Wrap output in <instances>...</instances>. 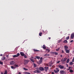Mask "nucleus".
I'll return each instance as SVG.
<instances>
[{
	"instance_id": "obj_46",
	"label": "nucleus",
	"mask_w": 74,
	"mask_h": 74,
	"mask_svg": "<svg viewBox=\"0 0 74 74\" xmlns=\"http://www.w3.org/2000/svg\"><path fill=\"white\" fill-rule=\"evenodd\" d=\"M66 67H69V65H68L67 64H66Z\"/></svg>"
},
{
	"instance_id": "obj_59",
	"label": "nucleus",
	"mask_w": 74,
	"mask_h": 74,
	"mask_svg": "<svg viewBox=\"0 0 74 74\" xmlns=\"http://www.w3.org/2000/svg\"><path fill=\"white\" fill-rule=\"evenodd\" d=\"M73 53H74V51H73Z\"/></svg>"
},
{
	"instance_id": "obj_31",
	"label": "nucleus",
	"mask_w": 74,
	"mask_h": 74,
	"mask_svg": "<svg viewBox=\"0 0 74 74\" xmlns=\"http://www.w3.org/2000/svg\"><path fill=\"white\" fill-rule=\"evenodd\" d=\"M4 74H7V71H5Z\"/></svg>"
},
{
	"instance_id": "obj_8",
	"label": "nucleus",
	"mask_w": 74,
	"mask_h": 74,
	"mask_svg": "<svg viewBox=\"0 0 74 74\" xmlns=\"http://www.w3.org/2000/svg\"><path fill=\"white\" fill-rule=\"evenodd\" d=\"M66 60H67V58H64V60H62L61 61H62V62H66Z\"/></svg>"
},
{
	"instance_id": "obj_27",
	"label": "nucleus",
	"mask_w": 74,
	"mask_h": 74,
	"mask_svg": "<svg viewBox=\"0 0 74 74\" xmlns=\"http://www.w3.org/2000/svg\"><path fill=\"white\" fill-rule=\"evenodd\" d=\"M66 40H68L69 39V36H68L67 37H66Z\"/></svg>"
},
{
	"instance_id": "obj_15",
	"label": "nucleus",
	"mask_w": 74,
	"mask_h": 74,
	"mask_svg": "<svg viewBox=\"0 0 74 74\" xmlns=\"http://www.w3.org/2000/svg\"><path fill=\"white\" fill-rule=\"evenodd\" d=\"M5 58H6L5 57H3L1 58V59L2 60H5Z\"/></svg>"
},
{
	"instance_id": "obj_35",
	"label": "nucleus",
	"mask_w": 74,
	"mask_h": 74,
	"mask_svg": "<svg viewBox=\"0 0 74 74\" xmlns=\"http://www.w3.org/2000/svg\"><path fill=\"white\" fill-rule=\"evenodd\" d=\"M42 34V33L40 32V33H39V35L40 36H41V35Z\"/></svg>"
},
{
	"instance_id": "obj_56",
	"label": "nucleus",
	"mask_w": 74,
	"mask_h": 74,
	"mask_svg": "<svg viewBox=\"0 0 74 74\" xmlns=\"http://www.w3.org/2000/svg\"><path fill=\"white\" fill-rule=\"evenodd\" d=\"M1 74H3V73H1Z\"/></svg>"
},
{
	"instance_id": "obj_23",
	"label": "nucleus",
	"mask_w": 74,
	"mask_h": 74,
	"mask_svg": "<svg viewBox=\"0 0 74 74\" xmlns=\"http://www.w3.org/2000/svg\"><path fill=\"white\" fill-rule=\"evenodd\" d=\"M66 53H69V52H70V51H69V50H66Z\"/></svg>"
},
{
	"instance_id": "obj_18",
	"label": "nucleus",
	"mask_w": 74,
	"mask_h": 74,
	"mask_svg": "<svg viewBox=\"0 0 74 74\" xmlns=\"http://www.w3.org/2000/svg\"><path fill=\"white\" fill-rule=\"evenodd\" d=\"M42 48H43V49H45V48H46V47H45V45H43L42 47Z\"/></svg>"
},
{
	"instance_id": "obj_61",
	"label": "nucleus",
	"mask_w": 74,
	"mask_h": 74,
	"mask_svg": "<svg viewBox=\"0 0 74 74\" xmlns=\"http://www.w3.org/2000/svg\"><path fill=\"white\" fill-rule=\"evenodd\" d=\"M73 58H74V57H73Z\"/></svg>"
},
{
	"instance_id": "obj_17",
	"label": "nucleus",
	"mask_w": 74,
	"mask_h": 74,
	"mask_svg": "<svg viewBox=\"0 0 74 74\" xmlns=\"http://www.w3.org/2000/svg\"><path fill=\"white\" fill-rule=\"evenodd\" d=\"M69 61H70V59H67L66 60V63H68L69 62Z\"/></svg>"
},
{
	"instance_id": "obj_38",
	"label": "nucleus",
	"mask_w": 74,
	"mask_h": 74,
	"mask_svg": "<svg viewBox=\"0 0 74 74\" xmlns=\"http://www.w3.org/2000/svg\"><path fill=\"white\" fill-rule=\"evenodd\" d=\"M23 69H24V70H28V69H26L25 68H24Z\"/></svg>"
},
{
	"instance_id": "obj_50",
	"label": "nucleus",
	"mask_w": 74,
	"mask_h": 74,
	"mask_svg": "<svg viewBox=\"0 0 74 74\" xmlns=\"http://www.w3.org/2000/svg\"><path fill=\"white\" fill-rule=\"evenodd\" d=\"M6 56V57H8V56H9L8 55H7Z\"/></svg>"
},
{
	"instance_id": "obj_55",
	"label": "nucleus",
	"mask_w": 74,
	"mask_h": 74,
	"mask_svg": "<svg viewBox=\"0 0 74 74\" xmlns=\"http://www.w3.org/2000/svg\"><path fill=\"white\" fill-rule=\"evenodd\" d=\"M2 55H3L2 54L1 55H0V56H2Z\"/></svg>"
},
{
	"instance_id": "obj_45",
	"label": "nucleus",
	"mask_w": 74,
	"mask_h": 74,
	"mask_svg": "<svg viewBox=\"0 0 74 74\" xmlns=\"http://www.w3.org/2000/svg\"><path fill=\"white\" fill-rule=\"evenodd\" d=\"M57 62L58 63H59L60 62V61H59L58 62Z\"/></svg>"
},
{
	"instance_id": "obj_52",
	"label": "nucleus",
	"mask_w": 74,
	"mask_h": 74,
	"mask_svg": "<svg viewBox=\"0 0 74 74\" xmlns=\"http://www.w3.org/2000/svg\"><path fill=\"white\" fill-rule=\"evenodd\" d=\"M60 56H61V58H62V55H61Z\"/></svg>"
},
{
	"instance_id": "obj_25",
	"label": "nucleus",
	"mask_w": 74,
	"mask_h": 74,
	"mask_svg": "<svg viewBox=\"0 0 74 74\" xmlns=\"http://www.w3.org/2000/svg\"><path fill=\"white\" fill-rule=\"evenodd\" d=\"M64 43H67V41L66 40H65L64 41Z\"/></svg>"
},
{
	"instance_id": "obj_24",
	"label": "nucleus",
	"mask_w": 74,
	"mask_h": 74,
	"mask_svg": "<svg viewBox=\"0 0 74 74\" xmlns=\"http://www.w3.org/2000/svg\"><path fill=\"white\" fill-rule=\"evenodd\" d=\"M51 54H53V55H55V52H50Z\"/></svg>"
},
{
	"instance_id": "obj_57",
	"label": "nucleus",
	"mask_w": 74,
	"mask_h": 74,
	"mask_svg": "<svg viewBox=\"0 0 74 74\" xmlns=\"http://www.w3.org/2000/svg\"><path fill=\"white\" fill-rule=\"evenodd\" d=\"M62 63L64 64V63H64V62H62Z\"/></svg>"
},
{
	"instance_id": "obj_43",
	"label": "nucleus",
	"mask_w": 74,
	"mask_h": 74,
	"mask_svg": "<svg viewBox=\"0 0 74 74\" xmlns=\"http://www.w3.org/2000/svg\"><path fill=\"white\" fill-rule=\"evenodd\" d=\"M73 42V40H71L70 41V42Z\"/></svg>"
},
{
	"instance_id": "obj_20",
	"label": "nucleus",
	"mask_w": 74,
	"mask_h": 74,
	"mask_svg": "<svg viewBox=\"0 0 74 74\" xmlns=\"http://www.w3.org/2000/svg\"><path fill=\"white\" fill-rule=\"evenodd\" d=\"M34 52H38V51H39V50H36L35 49H34Z\"/></svg>"
},
{
	"instance_id": "obj_37",
	"label": "nucleus",
	"mask_w": 74,
	"mask_h": 74,
	"mask_svg": "<svg viewBox=\"0 0 74 74\" xmlns=\"http://www.w3.org/2000/svg\"><path fill=\"white\" fill-rule=\"evenodd\" d=\"M34 67H36V65L35 64H34Z\"/></svg>"
},
{
	"instance_id": "obj_2",
	"label": "nucleus",
	"mask_w": 74,
	"mask_h": 74,
	"mask_svg": "<svg viewBox=\"0 0 74 74\" xmlns=\"http://www.w3.org/2000/svg\"><path fill=\"white\" fill-rule=\"evenodd\" d=\"M56 70H54V71L56 73H58V72L59 71V69L58 68H56Z\"/></svg>"
},
{
	"instance_id": "obj_19",
	"label": "nucleus",
	"mask_w": 74,
	"mask_h": 74,
	"mask_svg": "<svg viewBox=\"0 0 74 74\" xmlns=\"http://www.w3.org/2000/svg\"><path fill=\"white\" fill-rule=\"evenodd\" d=\"M11 68L12 69H15V68H16V67H15L14 66H11Z\"/></svg>"
},
{
	"instance_id": "obj_22",
	"label": "nucleus",
	"mask_w": 74,
	"mask_h": 74,
	"mask_svg": "<svg viewBox=\"0 0 74 74\" xmlns=\"http://www.w3.org/2000/svg\"><path fill=\"white\" fill-rule=\"evenodd\" d=\"M45 56H49V54H46L45 55Z\"/></svg>"
},
{
	"instance_id": "obj_14",
	"label": "nucleus",
	"mask_w": 74,
	"mask_h": 74,
	"mask_svg": "<svg viewBox=\"0 0 74 74\" xmlns=\"http://www.w3.org/2000/svg\"><path fill=\"white\" fill-rule=\"evenodd\" d=\"M24 74H31V73H30L29 72H24L23 73Z\"/></svg>"
},
{
	"instance_id": "obj_26",
	"label": "nucleus",
	"mask_w": 74,
	"mask_h": 74,
	"mask_svg": "<svg viewBox=\"0 0 74 74\" xmlns=\"http://www.w3.org/2000/svg\"><path fill=\"white\" fill-rule=\"evenodd\" d=\"M24 56V58H27V56H26L25 54H24V56Z\"/></svg>"
},
{
	"instance_id": "obj_40",
	"label": "nucleus",
	"mask_w": 74,
	"mask_h": 74,
	"mask_svg": "<svg viewBox=\"0 0 74 74\" xmlns=\"http://www.w3.org/2000/svg\"><path fill=\"white\" fill-rule=\"evenodd\" d=\"M0 64H3V62L1 61H0Z\"/></svg>"
},
{
	"instance_id": "obj_47",
	"label": "nucleus",
	"mask_w": 74,
	"mask_h": 74,
	"mask_svg": "<svg viewBox=\"0 0 74 74\" xmlns=\"http://www.w3.org/2000/svg\"><path fill=\"white\" fill-rule=\"evenodd\" d=\"M40 60H42V58L41 57L40 58Z\"/></svg>"
},
{
	"instance_id": "obj_54",
	"label": "nucleus",
	"mask_w": 74,
	"mask_h": 74,
	"mask_svg": "<svg viewBox=\"0 0 74 74\" xmlns=\"http://www.w3.org/2000/svg\"><path fill=\"white\" fill-rule=\"evenodd\" d=\"M19 74H21V72H19Z\"/></svg>"
},
{
	"instance_id": "obj_3",
	"label": "nucleus",
	"mask_w": 74,
	"mask_h": 74,
	"mask_svg": "<svg viewBox=\"0 0 74 74\" xmlns=\"http://www.w3.org/2000/svg\"><path fill=\"white\" fill-rule=\"evenodd\" d=\"M48 69H49V68L48 67L45 66V70L46 72L48 70Z\"/></svg>"
},
{
	"instance_id": "obj_1",
	"label": "nucleus",
	"mask_w": 74,
	"mask_h": 74,
	"mask_svg": "<svg viewBox=\"0 0 74 74\" xmlns=\"http://www.w3.org/2000/svg\"><path fill=\"white\" fill-rule=\"evenodd\" d=\"M24 62V64H27L28 62H29V60H25Z\"/></svg>"
},
{
	"instance_id": "obj_41",
	"label": "nucleus",
	"mask_w": 74,
	"mask_h": 74,
	"mask_svg": "<svg viewBox=\"0 0 74 74\" xmlns=\"http://www.w3.org/2000/svg\"><path fill=\"white\" fill-rule=\"evenodd\" d=\"M31 58H32V59H36V58H34L33 57H32Z\"/></svg>"
},
{
	"instance_id": "obj_33",
	"label": "nucleus",
	"mask_w": 74,
	"mask_h": 74,
	"mask_svg": "<svg viewBox=\"0 0 74 74\" xmlns=\"http://www.w3.org/2000/svg\"><path fill=\"white\" fill-rule=\"evenodd\" d=\"M70 73H73V71L71 69L70 70Z\"/></svg>"
},
{
	"instance_id": "obj_11",
	"label": "nucleus",
	"mask_w": 74,
	"mask_h": 74,
	"mask_svg": "<svg viewBox=\"0 0 74 74\" xmlns=\"http://www.w3.org/2000/svg\"><path fill=\"white\" fill-rule=\"evenodd\" d=\"M20 54L21 56H23L24 55V53L23 52H20Z\"/></svg>"
},
{
	"instance_id": "obj_51",
	"label": "nucleus",
	"mask_w": 74,
	"mask_h": 74,
	"mask_svg": "<svg viewBox=\"0 0 74 74\" xmlns=\"http://www.w3.org/2000/svg\"><path fill=\"white\" fill-rule=\"evenodd\" d=\"M71 67H69V69H71Z\"/></svg>"
},
{
	"instance_id": "obj_28",
	"label": "nucleus",
	"mask_w": 74,
	"mask_h": 74,
	"mask_svg": "<svg viewBox=\"0 0 74 74\" xmlns=\"http://www.w3.org/2000/svg\"><path fill=\"white\" fill-rule=\"evenodd\" d=\"M36 58H37L38 59H40V57H38V56H36Z\"/></svg>"
},
{
	"instance_id": "obj_58",
	"label": "nucleus",
	"mask_w": 74,
	"mask_h": 74,
	"mask_svg": "<svg viewBox=\"0 0 74 74\" xmlns=\"http://www.w3.org/2000/svg\"><path fill=\"white\" fill-rule=\"evenodd\" d=\"M64 69H66V68H64Z\"/></svg>"
},
{
	"instance_id": "obj_60",
	"label": "nucleus",
	"mask_w": 74,
	"mask_h": 74,
	"mask_svg": "<svg viewBox=\"0 0 74 74\" xmlns=\"http://www.w3.org/2000/svg\"><path fill=\"white\" fill-rule=\"evenodd\" d=\"M20 55L19 54V56Z\"/></svg>"
},
{
	"instance_id": "obj_48",
	"label": "nucleus",
	"mask_w": 74,
	"mask_h": 74,
	"mask_svg": "<svg viewBox=\"0 0 74 74\" xmlns=\"http://www.w3.org/2000/svg\"><path fill=\"white\" fill-rule=\"evenodd\" d=\"M48 52H50V50H47Z\"/></svg>"
},
{
	"instance_id": "obj_32",
	"label": "nucleus",
	"mask_w": 74,
	"mask_h": 74,
	"mask_svg": "<svg viewBox=\"0 0 74 74\" xmlns=\"http://www.w3.org/2000/svg\"><path fill=\"white\" fill-rule=\"evenodd\" d=\"M60 49V48H59V47H58L57 49H56V51H58Z\"/></svg>"
},
{
	"instance_id": "obj_5",
	"label": "nucleus",
	"mask_w": 74,
	"mask_h": 74,
	"mask_svg": "<svg viewBox=\"0 0 74 74\" xmlns=\"http://www.w3.org/2000/svg\"><path fill=\"white\" fill-rule=\"evenodd\" d=\"M39 70L40 71H44V69L42 67H40L39 68Z\"/></svg>"
},
{
	"instance_id": "obj_9",
	"label": "nucleus",
	"mask_w": 74,
	"mask_h": 74,
	"mask_svg": "<svg viewBox=\"0 0 74 74\" xmlns=\"http://www.w3.org/2000/svg\"><path fill=\"white\" fill-rule=\"evenodd\" d=\"M60 73L61 74H63L65 73V72L64 71H60Z\"/></svg>"
},
{
	"instance_id": "obj_34",
	"label": "nucleus",
	"mask_w": 74,
	"mask_h": 74,
	"mask_svg": "<svg viewBox=\"0 0 74 74\" xmlns=\"http://www.w3.org/2000/svg\"><path fill=\"white\" fill-rule=\"evenodd\" d=\"M54 55H58V53L56 52H54Z\"/></svg>"
},
{
	"instance_id": "obj_12",
	"label": "nucleus",
	"mask_w": 74,
	"mask_h": 74,
	"mask_svg": "<svg viewBox=\"0 0 74 74\" xmlns=\"http://www.w3.org/2000/svg\"><path fill=\"white\" fill-rule=\"evenodd\" d=\"M42 62V60H40L39 62H38V63L39 64H40Z\"/></svg>"
},
{
	"instance_id": "obj_42",
	"label": "nucleus",
	"mask_w": 74,
	"mask_h": 74,
	"mask_svg": "<svg viewBox=\"0 0 74 74\" xmlns=\"http://www.w3.org/2000/svg\"><path fill=\"white\" fill-rule=\"evenodd\" d=\"M72 62H74V58H73V59L72 60Z\"/></svg>"
},
{
	"instance_id": "obj_7",
	"label": "nucleus",
	"mask_w": 74,
	"mask_h": 74,
	"mask_svg": "<svg viewBox=\"0 0 74 74\" xmlns=\"http://www.w3.org/2000/svg\"><path fill=\"white\" fill-rule=\"evenodd\" d=\"M58 67H60V69H62L64 68V66H61L60 65H59Z\"/></svg>"
},
{
	"instance_id": "obj_29",
	"label": "nucleus",
	"mask_w": 74,
	"mask_h": 74,
	"mask_svg": "<svg viewBox=\"0 0 74 74\" xmlns=\"http://www.w3.org/2000/svg\"><path fill=\"white\" fill-rule=\"evenodd\" d=\"M37 73H41V71L38 70H37Z\"/></svg>"
},
{
	"instance_id": "obj_6",
	"label": "nucleus",
	"mask_w": 74,
	"mask_h": 74,
	"mask_svg": "<svg viewBox=\"0 0 74 74\" xmlns=\"http://www.w3.org/2000/svg\"><path fill=\"white\" fill-rule=\"evenodd\" d=\"M19 56V53H17V55H14L13 56V58H16V57H18Z\"/></svg>"
},
{
	"instance_id": "obj_13",
	"label": "nucleus",
	"mask_w": 74,
	"mask_h": 74,
	"mask_svg": "<svg viewBox=\"0 0 74 74\" xmlns=\"http://www.w3.org/2000/svg\"><path fill=\"white\" fill-rule=\"evenodd\" d=\"M64 48L65 50V51L67 50V49H68V47L66 46H64Z\"/></svg>"
},
{
	"instance_id": "obj_10",
	"label": "nucleus",
	"mask_w": 74,
	"mask_h": 74,
	"mask_svg": "<svg viewBox=\"0 0 74 74\" xmlns=\"http://www.w3.org/2000/svg\"><path fill=\"white\" fill-rule=\"evenodd\" d=\"M10 64L12 65H13V64H14V62L12 61L10 62Z\"/></svg>"
},
{
	"instance_id": "obj_30",
	"label": "nucleus",
	"mask_w": 74,
	"mask_h": 74,
	"mask_svg": "<svg viewBox=\"0 0 74 74\" xmlns=\"http://www.w3.org/2000/svg\"><path fill=\"white\" fill-rule=\"evenodd\" d=\"M70 65H73V62H71L70 63Z\"/></svg>"
},
{
	"instance_id": "obj_39",
	"label": "nucleus",
	"mask_w": 74,
	"mask_h": 74,
	"mask_svg": "<svg viewBox=\"0 0 74 74\" xmlns=\"http://www.w3.org/2000/svg\"><path fill=\"white\" fill-rule=\"evenodd\" d=\"M34 73H37V70H36L35 71H34Z\"/></svg>"
},
{
	"instance_id": "obj_53",
	"label": "nucleus",
	"mask_w": 74,
	"mask_h": 74,
	"mask_svg": "<svg viewBox=\"0 0 74 74\" xmlns=\"http://www.w3.org/2000/svg\"><path fill=\"white\" fill-rule=\"evenodd\" d=\"M49 40H50V39H51V37H49Z\"/></svg>"
},
{
	"instance_id": "obj_16",
	"label": "nucleus",
	"mask_w": 74,
	"mask_h": 74,
	"mask_svg": "<svg viewBox=\"0 0 74 74\" xmlns=\"http://www.w3.org/2000/svg\"><path fill=\"white\" fill-rule=\"evenodd\" d=\"M30 60L33 63H34V60L32 58H31Z\"/></svg>"
},
{
	"instance_id": "obj_49",
	"label": "nucleus",
	"mask_w": 74,
	"mask_h": 74,
	"mask_svg": "<svg viewBox=\"0 0 74 74\" xmlns=\"http://www.w3.org/2000/svg\"><path fill=\"white\" fill-rule=\"evenodd\" d=\"M62 53H64V51H63V50H62Z\"/></svg>"
},
{
	"instance_id": "obj_36",
	"label": "nucleus",
	"mask_w": 74,
	"mask_h": 74,
	"mask_svg": "<svg viewBox=\"0 0 74 74\" xmlns=\"http://www.w3.org/2000/svg\"><path fill=\"white\" fill-rule=\"evenodd\" d=\"M61 41H62V40H60L58 41V42H61Z\"/></svg>"
},
{
	"instance_id": "obj_21",
	"label": "nucleus",
	"mask_w": 74,
	"mask_h": 74,
	"mask_svg": "<svg viewBox=\"0 0 74 74\" xmlns=\"http://www.w3.org/2000/svg\"><path fill=\"white\" fill-rule=\"evenodd\" d=\"M14 67H18V65L15 64L14 65Z\"/></svg>"
},
{
	"instance_id": "obj_44",
	"label": "nucleus",
	"mask_w": 74,
	"mask_h": 74,
	"mask_svg": "<svg viewBox=\"0 0 74 74\" xmlns=\"http://www.w3.org/2000/svg\"><path fill=\"white\" fill-rule=\"evenodd\" d=\"M51 74H55V73H54L53 72H52Z\"/></svg>"
},
{
	"instance_id": "obj_4",
	"label": "nucleus",
	"mask_w": 74,
	"mask_h": 74,
	"mask_svg": "<svg viewBox=\"0 0 74 74\" xmlns=\"http://www.w3.org/2000/svg\"><path fill=\"white\" fill-rule=\"evenodd\" d=\"M74 37V33L71 34V38L72 39H73Z\"/></svg>"
}]
</instances>
